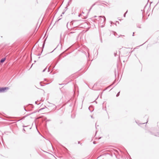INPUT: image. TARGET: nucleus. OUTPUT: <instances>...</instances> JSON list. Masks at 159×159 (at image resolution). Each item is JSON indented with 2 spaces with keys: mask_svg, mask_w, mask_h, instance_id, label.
Here are the masks:
<instances>
[{
  "mask_svg": "<svg viewBox=\"0 0 159 159\" xmlns=\"http://www.w3.org/2000/svg\"><path fill=\"white\" fill-rule=\"evenodd\" d=\"M93 5H93L92 6V7H91V8H90V9L89 10H91V8H92V7H93Z\"/></svg>",
  "mask_w": 159,
  "mask_h": 159,
  "instance_id": "8",
  "label": "nucleus"
},
{
  "mask_svg": "<svg viewBox=\"0 0 159 159\" xmlns=\"http://www.w3.org/2000/svg\"><path fill=\"white\" fill-rule=\"evenodd\" d=\"M158 3H159V2H158L157 3V4H158Z\"/></svg>",
  "mask_w": 159,
  "mask_h": 159,
  "instance_id": "24",
  "label": "nucleus"
},
{
  "mask_svg": "<svg viewBox=\"0 0 159 159\" xmlns=\"http://www.w3.org/2000/svg\"><path fill=\"white\" fill-rule=\"evenodd\" d=\"M81 15V14H80L78 16L79 17H80Z\"/></svg>",
  "mask_w": 159,
  "mask_h": 159,
  "instance_id": "11",
  "label": "nucleus"
},
{
  "mask_svg": "<svg viewBox=\"0 0 159 159\" xmlns=\"http://www.w3.org/2000/svg\"><path fill=\"white\" fill-rule=\"evenodd\" d=\"M120 95V92H119L117 93V94H116V97H118Z\"/></svg>",
  "mask_w": 159,
  "mask_h": 159,
  "instance_id": "5",
  "label": "nucleus"
},
{
  "mask_svg": "<svg viewBox=\"0 0 159 159\" xmlns=\"http://www.w3.org/2000/svg\"><path fill=\"white\" fill-rule=\"evenodd\" d=\"M106 89H107V88H106V89H104V90H106Z\"/></svg>",
  "mask_w": 159,
  "mask_h": 159,
  "instance_id": "19",
  "label": "nucleus"
},
{
  "mask_svg": "<svg viewBox=\"0 0 159 159\" xmlns=\"http://www.w3.org/2000/svg\"><path fill=\"white\" fill-rule=\"evenodd\" d=\"M46 69H47V67H46V68L44 69V70H43V72H44V71L46 70Z\"/></svg>",
  "mask_w": 159,
  "mask_h": 159,
  "instance_id": "7",
  "label": "nucleus"
},
{
  "mask_svg": "<svg viewBox=\"0 0 159 159\" xmlns=\"http://www.w3.org/2000/svg\"><path fill=\"white\" fill-rule=\"evenodd\" d=\"M43 46H44V43L43 44Z\"/></svg>",
  "mask_w": 159,
  "mask_h": 159,
  "instance_id": "26",
  "label": "nucleus"
},
{
  "mask_svg": "<svg viewBox=\"0 0 159 159\" xmlns=\"http://www.w3.org/2000/svg\"><path fill=\"white\" fill-rule=\"evenodd\" d=\"M106 89H107V88H106V89H104V90H106Z\"/></svg>",
  "mask_w": 159,
  "mask_h": 159,
  "instance_id": "18",
  "label": "nucleus"
},
{
  "mask_svg": "<svg viewBox=\"0 0 159 159\" xmlns=\"http://www.w3.org/2000/svg\"><path fill=\"white\" fill-rule=\"evenodd\" d=\"M158 3H159V2H158L157 3V4H158Z\"/></svg>",
  "mask_w": 159,
  "mask_h": 159,
  "instance_id": "23",
  "label": "nucleus"
},
{
  "mask_svg": "<svg viewBox=\"0 0 159 159\" xmlns=\"http://www.w3.org/2000/svg\"><path fill=\"white\" fill-rule=\"evenodd\" d=\"M75 33V32H70L68 34L69 35V36H71V34H73V33Z\"/></svg>",
  "mask_w": 159,
  "mask_h": 159,
  "instance_id": "4",
  "label": "nucleus"
},
{
  "mask_svg": "<svg viewBox=\"0 0 159 159\" xmlns=\"http://www.w3.org/2000/svg\"><path fill=\"white\" fill-rule=\"evenodd\" d=\"M158 3H159V2H158L157 3V4H158Z\"/></svg>",
  "mask_w": 159,
  "mask_h": 159,
  "instance_id": "22",
  "label": "nucleus"
},
{
  "mask_svg": "<svg viewBox=\"0 0 159 159\" xmlns=\"http://www.w3.org/2000/svg\"><path fill=\"white\" fill-rule=\"evenodd\" d=\"M134 33H133V36H134Z\"/></svg>",
  "mask_w": 159,
  "mask_h": 159,
  "instance_id": "14",
  "label": "nucleus"
},
{
  "mask_svg": "<svg viewBox=\"0 0 159 159\" xmlns=\"http://www.w3.org/2000/svg\"><path fill=\"white\" fill-rule=\"evenodd\" d=\"M115 34H116V32H114V35H116Z\"/></svg>",
  "mask_w": 159,
  "mask_h": 159,
  "instance_id": "9",
  "label": "nucleus"
},
{
  "mask_svg": "<svg viewBox=\"0 0 159 159\" xmlns=\"http://www.w3.org/2000/svg\"><path fill=\"white\" fill-rule=\"evenodd\" d=\"M106 89H107V88H106V89H104V90H106Z\"/></svg>",
  "mask_w": 159,
  "mask_h": 159,
  "instance_id": "17",
  "label": "nucleus"
},
{
  "mask_svg": "<svg viewBox=\"0 0 159 159\" xmlns=\"http://www.w3.org/2000/svg\"><path fill=\"white\" fill-rule=\"evenodd\" d=\"M78 143H80V142H78Z\"/></svg>",
  "mask_w": 159,
  "mask_h": 159,
  "instance_id": "27",
  "label": "nucleus"
},
{
  "mask_svg": "<svg viewBox=\"0 0 159 159\" xmlns=\"http://www.w3.org/2000/svg\"><path fill=\"white\" fill-rule=\"evenodd\" d=\"M23 130H24L25 131V129H23Z\"/></svg>",
  "mask_w": 159,
  "mask_h": 159,
  "instance_id": "16",
  "label": "nucleus"
},
{
  "mask_svg": "<svg viewBox=\"0 0 159 159\" xmlns=\"http://www.w3.org/2000/svg\"><path fill=\"white\" fill-rule=\"evenodd\" d=\"M158 3H159V2H158L157 3V4H158Z\"/></svg>",
  "mask_w": 159,
  "mask_h": 159,
  "instance_id": "21",
  "label": "nucleus"
},
{
  "mask_svg": "<svg viewBox=\"0 0 159 159\" xmlns=\"http://www.w3.org/2000/svg\"><path fill=\"white\" fill-rule=\"evenodd\" d=\"M48 71H49V68H48Z\"/></svg>",
  "mask_w": 159,
  "mask_h": 159,
  "instance_id": "15",
  "label": "nucleus"
},
{
  "mask_svg": "<svg viewBox=\"0 0 159 159\" xmlns=\"http://www.w3.org/2000/svg\"><path fill=\"white\" fill-rule=\"evenodd\" d=\"M98 25L101 27H103L105 25L106 18L104 16H98Z\"/></svg>",
  "mask_w": 159,
  "mask_h": 159,
  "instance_id": "1",
  "label": "nucleus"
},
{
  "mask_svg": "<svg viewBox=\"0 0 159 159\" xmlns=\"http://www.w3.org/2000/svg\"><path fill=\"white\" fill-rule=\"evenodd\" d=\"M111 86V85H110V86H109L108 87H110Z\"/></svg>",
  "mask_w": 159,
  "mask_h": 159,
  "instance_id": "13",
  "label": "nucleus"
},
{
  "mask_svg": "<svg viewBox=\"0 0 159 159\" xmlns=\"http://www.w3.org/2000/svg\"><path fill=\"white\" fill-rule=\"evenodd\" d=\"M68 23L67 24V26H68Z\"/></svg>",
  "mask_w": 159,
  "mask_h": 159,
  "instance_id": "12",
  "label": "nucleus"
},
{
  "mask_svg": "<svg viewBox=\"0 0 159 159\" xmlns=\"http://www.w3.org/2000/svg\"><path fill=\"white\" fill-rule=\"evenodd\" d=\"M8 89L7 87L0 88V93L5 92L6 89Z\"/></svg>",
  "mask_w": 159,
  "mask_h": 159,
  "instance_id": "2",
  "label": "nucleus"
},
{
  "mask_svg": "<svg viewBox=\"0 0 159 159\" xmlns=\"http://www.w3.org/2000/svg\"><path fill=\"white\" fill-rule=\"evenodd\" d=\"M76 22V21H74V24H75V23Z\"/></svg>",
  "mask_w": 159,
  "mask_h": 159,
  "instance_id": "10",
  "label": "nucleus"
},
{
  "mask_svg": "<svg viewBox=\"0 0 159 159\" xmlns=\"http://www.w3.org/2000/svg\"><path fill=\"white\" fill-rule=\"evenodd\" d=\"M127 11L125 13V14H124V17H125V15L126 14V13H127Z\"/></svg>",
  "mask_w": 159,
  "mask_h": 159,
  "instance_id": "6",
  "label": "nucleus"
},
{
  "mask_svg": "<svg viewBox=\"0 0 159 159\" xmlns=\"http://www.w3.org/2000/svg\"><path fill=\"white\" fill-rule=\"evenodd\" d=\"M43 108H41V109L40 110H42V109H43Z\"/></svg>",
  "mask_w": 159,
  "mask_h": 159,
  "instance_id": "20",
  "label": "nucleus"
},
{
  "mask_svg": "<svg viewBox=\"0 0 159 159\" xmlns=\"http://www.w3.org/2000/svg\"><path fill=\"white\" fill-rule=\"evenodd\" d=\"M97 17V16H94V17Z\"/></svg>",
  "mask_w": 159,
  "mask_h": 159,
  "instance_id": "25",
  "label": "nucleus"
},
{
  "mask_svg": "<svg viewBox=\"0 0 159 159\" xmlns=\"http://www.w3.org/2000/svg\"><path fill=\"white\" fill-rule=\"evenodd\" d=\"M5 60H6L5 58H2L0 60V62L1 63H3V62L5 61Z\"/></svg>",
  "mask_w": 159,
  "mask_h": 159,
  "instance_id": "3",
  "label": "nucleus"
}]
</instances>
